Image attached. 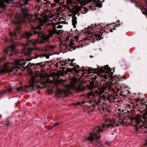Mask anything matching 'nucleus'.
Returning <instances> with one entry per match:
<instances>
[{"instance_id": "f257e3e1", "label": "nucleus", "mask_w": 147, "mask_h": 147, "mask_svg": "<svg viewBox=\"0 0 147 147\" xmlns=\"http://www.w3.org/2000/svg\"><path fill=\"white\" fill-rule=\"evenodd\" d=\"M57 24H51L49 30V34L46 35L41 30V25H39L36 27H32L31 29L30 32H26L22 35V38H26L27 39L28 42H27L26 45H32L33 46H36L37 44L38 41L35 39H32L31 40L29 38L31 37L33 34L34 35H38V36L41 38L42 39L39 41L40 43H44L45 41H48L51 38L53 37V34H57V35L60 34V30L56 29L57 28H61L62 27L61 25H59L56 26Z\"/></svg>"}, {"instance_id": "f03ea898", "label": "nucleus", "mask_w": 147, "mask_h": 147, "mask_svg": "<svg viewBox=\"0 0 147 147\" xmlns=\"http://www.w3.org/2000/svg\"><path fill=\"white\" fill-rule=\"evenodd\" d=\"M111 69L108 65L101 68L99 67L98 66L97 69L90 67L88 70V74L93 73L94 75H92V81L90 82V85H87L88 88L91 90L90 92L86 94V96L87 97L89 98L91 96H96L98 95H100L104 92H106L108 86V85L107 84H104L101 87L97 88V90H93L98 86V82L96 81V79L100 76L98 74V72L101 73H109L111 72Z\"/></svg>"}, {"instance_id": "7ed1b4c3", "label": "nucleus", "mask_w": 147, "mask_h": 147, "mask_svg": "<svg viewBox=\"0 0 147 147\" xmlns=\"http://www.w3.org/2000/svg\"><path fill=\"white\" fill-rule=\"evenodd\" d=\"M109 26L108 24L106 25V27L103 24H100L98 25L97 26L95 24L92 25L91 27L89 26L86 32L88 35L84 37V39L86 40H90L93 42L97 40H100L103 38L101 37L103 34L105 35L109 33V31L110 32H113V30H115V28L113 27V29L111 27L109 28H106Z\"/></svg>"}, {"instance_id": "20e7f679", "label": "nucleus", "mask_w": 147, "mask_h": 147, "mask_svg": "<svg viewBox=\"0 0 147 147\" xmlns=\"http://www.w3.org/2000/svg\"><path fill=\"white\" fill-rule=\"evenodd\" d=\"M26 62L23 61H18L15 64L6 62L0 67V74H2L6 72H10L14 70L17 71L21 68L18 65L24 68Z\"/></svg>"}, {"instance_id": "39448f33", "label": "nucleus", "mask_w": 147, "mask_h": 147, "mask_svg": "<svg viewBox=\"0 0 147 147\" xmlns=\"http://www.w3.org/2000/svg\"><path fill=\"white\" fill-rule=\"evenodd\" d=\"M127 117L130 120L131 122L132 123H135L133 125L136 127H142L141 125L138 126L140 123L144 128H147V114L143 115L138 114L135 116H133L130 115H127Z\"/></svg>"}, {"instance_id": "423d86ee", "label": "nucleus", "mask_w": 147, "mask_h": 147, "mask_svg": "<svg viewBox=\"0 0 147 147\" xmlns=\"http://www.w3.org/2000/svg\"><path fill=\"white\" fill-rule=\"evenodd\" d=\"M92 104H90L88 102H84L83 101L82 102H78L77 103L78 105H81L82 104H84L85 103H88L90 104V105L87 107V109H88V111L90 112H91L94 111V108L97 106H98L99 109L100 111H103L104 108L102 106L100 107L98 106V105L101 102V101L99 99H95L94 100V101H92Z\"/></svg>"}, {"instance_id": "0eeeda50", "label": "nucleus", "mask_w": 147, "mask_h": 147, "mask_svg": "<svg viewBox=\"0 0 147 147\" xmlns=\"http://www.w3.org/2000/svg\"><path fill=\"white\" fill-rule=\"evenodd\" d=\"M102 130L99 126H96L94 129L93 134L90 133V136L86 138L88 140L92 143L94 139L97 140L100 138V132L102 131Z\"/></svg>"}, {"instance_id": "6e6552de", "label": "nucleus", "mask_w": 147, "mask_h": 147, "mask_svg": "<svg viewBox=\"0 0 147 147\" xmlns=\"http://www.w3.org/2000/svg\"><path fill=\"white\" fill-rule=\"evenodd\" d=\"M38 84V82L37 80V77L33 76L30 82V85L24 86V90L27 91H32L37 88Z\"/></svg>"}, {"instance_id": "1a4fd4ad", "label": "nucleus", "mask_w": 147, "mask_h": 147, "mask_svg": "<svg viewBox=\"0 0 147 147\" xmlns=\"http://www.w3.org/2000/svg\"><path fill=\"white\" fill-rule=\"evenodd\" d=\"M76 80L74 78L71 79L70 82V84L67 85V88L68 89H73L77 91H80V87L79 85L76 84Z\"/></svg>"}, {"instance_id": "9d476101", "label": "nucleus", "mask_w": 147, "mask_h": 147, "mask_svg": "<svg viewBox=\"0 0 147 147\" xmlns=\"http://www.w3.org/2000/svg\"><path fill=\"white\" fill-rule=\"evenodd\" d=\"M74 67L72 68H67L66 70L65 71V74H68V72H71L73 71H74L76 73H79V71H84L83 69V67H79V66L78 65H76L75 66H73Z\"/></svg>"}, {"instance_id": "9b49d317", "label": "nucleus", "mask_w": 147, "mask_h": 147, "mask_svg": "<svg viewBox=\"0 0 147 147\" xmlns=\"http://www.w3.org/2000/svg\"><path fill=\"white\" fill-rule=\"evenodd\" d=\"M85 1L86 3V4L87 5V6L91 9H92V7H94L92 5L95 4L96 6L100 7L102 6L100 1Z\"/></svg>"}, {"instance_id": "f8f14e48", "label": "nucleus", "mask_w": 147, "mask_h": 147, "mask_svg": "<svg viewBox=\"0 0 147 147\" xmlns=\"http://www.w3.org/2000/svg\"><path fill=\"white\" fill-rule=\"evenodd\" d=\"M21 31V29L20 27L19 26L16 28L13 32H10V37L11 40L13 41L14 39L17 38L18 36L17 33H20Z\"/></svg>"}, {"instance_id": "ddd939ff", "label": "nucleus", "mask_w": 147, "mask_h": 147, "mask_svg": "<svg viewBox=\"0 0 147 147\" xmlns=\"http://www.w3.org/2000/svg\"><path fill=\"white\" fill-rule=\"evenodd\" d=\"M80 45H77L73 41L70 42L66 46V49L67 51H72L75 49L77 48H79Z\"/></svg>"}, {"instance_id": "4468645a", "label": "nucleus", "mask_w": 147, "mask_h": 147, "mask_svg": "<svg viewBox=\"0 0 147 147\" xmlns=\"http://www.w3.org/2000/svg\"><path fill=\"white\" fill-rule=\"evenodd\" d=\"M61 65L62 66L65 65H66L69 64L70 66H75L77 65L76 63H73V61H71V60L68 59H63L61 62Z\"/></svg>"}, {"instance_id": "2eb2a0df", "label": "nucleus", "mask_w": 147, "mask_h": 147, "mask_svg": "<svg viewBox=\"0 0 147 147\" xmlns=\"http://www.w3.org/2000/svg\"><path fill=\"white\" fill-rule=\"evenodd\" d=\"M107 99L110 102H117V101L116 100V99L117 98H116L114 94H109L107 96Z\"/></svg>"}, {"instance_id": "dca6fc26", "label": "nucleus", "mask_w": 147, "mask_h": 147, "mask_svg": "<svg viewBox=\"0 0 147 147\" xmlns=\"http://www.w3.org/2000/svg\"><path fill=\"white\" fill-rule=\"evenodd\" d=\"M43 62H41L39 63H38L36 64H33V68L34 69L38 68L42 70V68H44L45 65L43 64Z\"/></svg>"}, {"instance_id": "f3484780", "label": "nucleus", "mask_w": 147, "mask_h": 147, "mask_svg": "<svg viewBox=\"0 0 147 147\" xmlns=\"http://www.w3.org/2000/svg\"><path fill=\"white\" fill-rule=\"evenodd\" d=\"M14 46L13 45H11V47H8L4 50L5 53L6 54H8L11 56V51H12L14 49Z\"/></svg>"}, {"instance_id": "a211bd4d", "label": "nucleus", "mask_w": 147, "mask_h": 147, "mask_svg": "<svg viewBox=\"0 0 147 147\" xmlns=\"http://www.w3.org/2000/svg\"><path fill=\"white\" fill-rule=\"evenodd\" d=\"M144 101V100L142 98L140 99V98H138L136 99V108L138 109V111H140L141 109H140V108H141V107H140V104H139V103H141V102H143Z\"/></svg>"}, {"instance_id": "6ab92c4d", "label": "nucleus", "mask_w": 147, "mask_h": 147, "mask_svg": "<svg viewBox=\"0 0 147 147\" xmlns=\"http://www.w3.org/2000/svg\"><path fill=\"white\" fill-rule=\"evenodd\" d=\"M0 1V8L3 9L6 6V5L5 4V3H9V2H12V1Z\"/></svg>"}, {"instance_id": "aec40b11", "label": "nucleus", "mask_w": 147, "mask_h": 147, "mask_svg": "<svg viewBox=\"0 0 147 147\" xmlns=\"http://www.w3.org/2000/svg\"><path fill=\"white\" fill-rule=\"evenodd\" d=\"M80 2L81 5H78L77 7V9L80 10L82 9V6L85 5H86V3L85 1H77Z\"/></svg>"}, {"instance_id": "412c9836", "label": "nucleus", "mask_w": 147, "mask_h": 147, "mask_svg": "<svg viewBox=\"0 0 147 147\" xmlns=\"http://www.w3.org/2000/svg\"><path fill=\"white\" fill-rule=\"evenodd\" d=\"M72 24L74 28L76 27V24L77 23V17L75 15L73 16L72 17Z\"/></svg>"}, {"instance_id": "4be33fe9", "label": "nucleus", "mask_w": 147, "mask_h": 147, "mask_svg": "<svg viewBox=\"0 0 147 147\" xmlns=\"http://www.w3.org/2000/svg\"><path fill=\"white\" fill-rule=\"evenodd\" d=\"M65 69L64 67H63L62 70L63 71H59L57 73H56L55 74H56V76H57L58 78H59L60 76H63L65 74V70H64Z\"/></svg>"}, {"instance_id": "5701e85b", "label": "nucleus", "mask_w": 147, "mask_h": 147, "mask_svg": "<svg viewBox=\"0 0 147 147\" xmlns=\"http://www.w3.org/2000/svg\"><path fill=\"white\" fill-rule=\"evenodd\" d=\"M65 91L62 89H57V92L56 93V95L59 97L61 96L63 93H65Z\"/></svg>"}, {"instance_id": "b1692460", "label": "nucleus", "mask_w": 147, "mask_h": 147, "mask_svg": "<svg viewBox=\"0 0 147 147\" xmlns=\"http://www.w3.org/2000/svg\"><path fill=\"white\" fill-rule=\"evenodd\" d=\"M119 125V123H116L114 121H113V123L107 125V127L108 128L110 127L111 128H112L115 126H117Z\"/></svg>"}, {"instance_id": "393cba45", "label": "nucleus", "mask_w": 147, "mask_h": 147, "mask_svg": "<svg viewBox=\"0 0 147 147\" xmlns=\"http://www.w3.org/2000/svg\"><path fill=\"white\" fill-rule=\"evenodd\" d=\"M73 1H66L67 7L70 9L71 7L72 6L73 4L74 3Z\"/></svg>"}, {"instance_id": "a878e982", "label": "nucleus", "mask_w": 147, "mask_h": 147, "mask_svg": "<svg viewBox=\"0 0 147 147\" xmlns=\"http://www.w3.org/2000/svg\"><path fill=\"white\" fill-rule=\"evenodd\" d=\"M126 79V78L124 76H119L117 77L116 80L122 81L125 80Z\"/></svg>"}, {"instance_id": "bb28decb", "label": "nucleus", "mask_w": 147, "mask_h": 147, "mask_svg": "<svg viewBox=\"0 0 147 147\" xmlns=\"http://www.w3.org/2000/svg\"><path fill=\"white\" fill-rule=\"evenodd\" d=\"M21 9L23 13L26 16H27L28 15L27 12L28 11V10L26 8H22Z\"/></svg>"}, {"instance_id": "cd10ccee", "label": "nucleus", "mask_w": 147, "mask_h": 147, "mask_svg": "<svg viewBox=\"0 0 147 147\" xmlns=\"http://www.w3.org/2000/svg\"><path fill=\"white\" fill-rule=\"evenodd\" d=\"M118 111L119 112L118 113V114L121 115H123L125 113V112H124V110L122 109V110H121V109H118Z\"/></svg>"}, {"instance_id": "c85d7f7f", "label": "nucleus", "mask_w": 147, "mask_h": 147, "mask_svg": "<svg viewBox=\"0 0 147 147\" xmlns=\"http://www.w3.org/2000/svg\"><path fill=\"white\" fill-rule=\"evenodd\" d=\"M144 102H143V103L141 102V103H140V105L141 106H142V107H141V108H140V109L143 110L144 111H145V108H146V105H145V104H144Z\"/></svg>"}, {"instance_id": "c756f323", "label": "nucleus", "mask_w": 147, "mask_h": 147, "mask_svg": "<svg viewBox=\"0 0 147 147\" xmlns=\"http://www.w3.org/2000/svg\"><path fill=\"white\" fill-rule=\"evenodd\" d=\"M25 2H24L23 4H21L20 5V6H23L24 5H26L28 4V2L29 1H24Z\"/></svg>"}, {"instance_id": "7c9ffc66", "label": "nucleus", "mask_w": 147, "mask_h": 147, "mask_svg": "<svg viewBox=\"0 0 147 147\" xmlns=\"http://www.w3.org/2000/svg\"><path fill=\"white\" fill-rule=\"evenodd\" d=\"M24 90V86L22 87H18L17 88V90L18 91H19L22 90Z\"/></svg>"}, {"instance_id": "2f4dec72", "label": "nucleus", "mask_w": 147, "mask_h": 147, "mask_svg": "<svg viewBox=\"0 0 147 147\" xmlns=\"http://www.w3.org/2000/svg\"><path fill=\"white\" fill-rule=\"evenodd\" d=\"M103 77L106 80H107V79H108L109 78V80H110V79H111V77H110V76H109L108 75H104L103 76Z\"/></svg>"}, {"instance_id": "473e14b6", "label": "nucleus", "mask_w": 147, "mask_h": 147, "mask_svg": "<svg viewBox=\"0 0 147 147\" xmlns=\"http://www.w3.org/2000/svg\"><path fill=\"white\" fill-rule=\"evenodd\" d=\"M8 93L7 90H4L3 91L1 92L0 93V94H7Z\"/></svg>"}, {"instance_id": "72a5a7b5", "label": "nucleus", "mask_w": 147, "mask_h": 147, "mask_svg": "<svg viewBox=\"0 0 147 147\" xmlns=\"http://www.w3.org/2000/svg\"><path fill=\"white\" fill-rule=\"evenodd\" d=\"M61 123L60 122H56L53 125V127H55L59 125Z\"/></svg>"}, {"instance_id": "f704fd0d", "label": "nucleus", "mask_w": 147, "mask_h": 147, "mask_svg": "<svg viewBox=\"0 0 147 147\" xmlns=\"http://www.w3.org/2000/svg\"><path fill=\"white\" fill-rule=\"evenodd\" d=\"M6 58L5 57H1L0 59V63L4 61L5 59Z\"/></svg>"}, {"instance_id": "c9c22d12", "label": "nucleus", "mask_w": 147, "mask_h": 147, "mask_svg": "<svg viewBox=\"0 0 147 147\" xmlns=\"http://www.w3.org/2000/svg\"><path fill=\"white\" fill-rule=\"evenodd\" d=\"M120 64H121V66H124V65H125V66L126 65L124 61H121L120 63Z\"/></svg>"}, {"instance_id": "e433bc0d", "label": "nucleus", "mask_w": 147, "mask_h": 147, "mask_svg": "<svg viewBox=\"0 0 147 147\" xmlns=\"http://www.w3.org/2000/svg\"><path fill=\"white\" fill-rule=\"evenodd\" d=\"M7 92H10L12 90V89L11 88H8L7 89Z\"/></svg>"}, {"instance_id": "4c0bfd02", "label": "nucleus", "mask_w": 147, "mask_h": 147, "mask_svg": "<svg viewBox=\"0 0 147 147\" xmlns=\"http://www.w3.org/2000/svg\"><path fill=\"white\" fill-rule=\"evenodd\" d=\"M84 143H85L90 142H89V141L87 139V138H85V139L84 140Z\"/></svg>"}, {"instance_id": "58836bf2", "label": "nucleus", "mask_w": 147, "mask_h": 147, "mask_svg": "<svg viewBox=\"0 0 147 147\" xmlns=\"http://www.w3.org/2000/svg\"><path fill=\"white\" fill-rule=\"evenodd\" d=\"M107 125H106L104 124H102V127L104 129H106L105 128V127H107Z\"/></svg>"}, {"instance_id": "ea45409f", "label": "nucleus", "mask_w": 147, "mask_h": 147, "mask_svg": "<svg viewBox=\"0 0 147 147\" xmlns=\"http://www.w3.org/2000/svg\"><path fill=\"white\" fill-rule=\"evenodd\" d=\"M22 20L20 19H19L18 20H17L16 22V23L18 24H20L21 23Z\"/></svg>"}, {"instance_id": "a19ab883", "label": "nucleus", "mask_w": 147, "mask_h": 147, "mask_svg": "<svg viewBox=\"0 0 147 147\" xmlns=\"http://www.w3.org/2000/svg\"><path fill=\"white\" fill-rule=\"evenodd\" d=\"M105 144L108 146H109L110 145L111 143L110 142H105Z\"/></svg>"}, {"instance_id": "79ce46f5", "label": "nucleus", "mask_w": 147, "mask_h": 147, "mask_svg": "<svg viewBox=\"0 0 147 147\" xmlns=\"http://www.w3.org/2000/svg\"><path fill=\"white\" fill-rule=\"evenodd\" d=\"M61 62H62V61H60V62L59 63H57V64H56V65H55V66L57 67H58V66L60 64H61L60 63Z\"/></svg>"}, {"instance_id": "37998d69", "label": "nucleus", "mask_w": 147, "mask_h": 147, "mask_svg": "<svg viewBox=\"0 0 147 147\" xmlns=\"http://www.w3.org/2000/svg\"><path fill=\"white\" fill-rule=\"evenodd\" d=\"M28 51L29 52H31L33 51V49L32 48H29L28 49Z\"/></svg>"}, {"instance_id": "c03bdc74", "label": "nucleus", "mask_w": 147, "mask_h": 147, "mask_svg": "<svg viewBox=\"0 0 147 147\" xmlns=\"http://www.w3.org/2000/svg\"><path fill=\"white\" fill-rule=\"evenodd\" d=\"M49 48L51 49H53L54 48V47L53 46H49Z\"/></svg>"}, {"instance_id": "a18cd8bd", "label": "nucleus", "mask_w": 147, "mask_h": 147, "mask_svg": "<svg viewBox=\"0 0 147 147\" xmlns=\"http://www.w3.org/2000/svg\"><path fill=\"white\" fill-rule=\"evenodd\" d=\"M120 95L122 96H125L123 92L120 93Z\"/></svg>"}, {"instance_id": "49530a36", "label": "nucleus", "mask_w": 147, "mask_h": 147, "mask_svg": "<svg viewBox=\"0 0 147 147\" xmlns=\"http://www.w3.org/2000/svg\"><path fill=\"white\" fill-rule=\"evenodd\" d=\"M145 105H146V108H145V111H147V105L145 104Z\"/></svg>"}, {"instance_id": "de8ad7c7", "label": "nucleus", "mask_w": 147, "mask_h": 147, "mask_svg": "<svg viewBox=\"0 0 147 147\" xmlns=\"http://www.w3.org/2000/svg\"><path fill=\"white\" fill-rule=\"evenodd\" d=\"M120 123H124V120L123 119H122L121 122Z\"/></svg>"}, {"instance_id": "09e8293b", "label": "nucleus", "mask_w": 147, "mask_h": 147, "mask_svg": "<svg viewBox=\"0 0 147 147\" xmlns=\"http://www.w3.org/2000/svg\"><path fill=\"white\" fill-rule=\"evenodd\" d=\"M120 24H117V25H116L115 26H114V27H118L119 26H120Z\"/></svg>"}, {"instance_id": "8fccbe9b", "label": "nucleus", "mask_w": 147, "mask_h": 147, "mask_svg": "<svg viewBox=\"0 0 147 147\" xmlns=\"http://www.w3.org/2000/svg\"><path fill=\"white\" fill-rule=\"evenodd\" d=\"M20 103V102H18L16 103L15 104L16 105H17L18 104H19Z\"/></svg>"}, {"instance_id": "3c124183", "label": "nucleus", "mask_w": 147, "mask_h": 147, "mask_svg": "<svg viewBox=\"0 0 147 147\" xmlns=\"http://www.w3.org/2000/svg\"><path fill=\"white\" fill-rule=\"evenodd\" d=\"M69 37L68 36H67V37H66V40H69Z\"/></svg>"}, {"instance_id": "603ef678", "label": "nucleus", "mask_w": 147, "mask_h": 147, "mask_svg": "<svg viewBox=\"0 0 147 147\" xmlns=\"http://www.w3.org/2000/svg\"><path fill=\"white\" fill-rule=\"evenodd\" d=\"M55 1V2H59L60 1H59V0H58V1Z\"/></svg>"}, {"instance_id": "864d4df0", "label": "nucleus", "mask_w": 147, "mask_h": 147, "mask_svg": "<svg viewBox=\"0 0 147 147\" xmlns=\"http://www.w3.org/2000/svg\"><path fill=\"white\" fill-rule=\"evenodd\" d=\"M54 127H53V126L51 127L50 128V129H52Z\"/></svg>"}, {"instance_id": "5fc2aeb1", "label": "nucleus", "mask_w": 147, "mask_h": 147, "mask_svg": "<svg viewBox=\"0 0 147 147\" xmlns=\"http://www.w3.org/2000/svg\"><path fill=\"white\" fill-rule=\"evenodd\" d=\"M145 146L147 145V142H146V143L145 144Z\"/></svg>"}, {"instance_id": "6e6d98bb", "label": "nucleus", "mask_w": 147, "mask_h": 147, "mask_svg": "<svg viewBox=\"0 0 147 147\" xmlns=\"http://www.w3.org/2000/svg\"><path fill=\"white\" fill-rule=\"evenodd\" d=\"M117 23H119V20H117Z\"/></svg>"}, {"instance_id": "4d7b16f0", "label": "nucleus", "mask_w": 147, "mask_h": 147, "mask_svg": "<svg viewBox=\"0 0 147 147\" xmlns=\"http://www.w3.org/2000/svg\"><path fill=\"white\" fill-rule=\"evenodd\" d=\"M74 60H75V59H72V60H71V61H73H73H74Z\"/></svg>"}, {"instance_id": "13d9d810", "label": "nucleus", "mask_w": 147, "mask_h": 147, "mask_svg": "<svg viewBox=\"0 0 147 147\" xmlns=\"http://www.w3.org/2000/svg\"><path fill=\"white\" fill-rule=\"evenodd\" d=\"M37 1V3H39L40 2V1L39 0H38V1Z\"/></svg>"}, {"instance_id": "bf43d9fd", "label": "nucleus", "mask_w": 147, "mask_h": 147, "mask_svg": "<svg viewBox=\"0 0 147 147\" xmlns=\"http://www.w3.org/2000/svg\"><path fill=\"white\" fill-rule=\"evenodd\" d=\"M49 57V56H47L46 57L47 58H48Z\"/></svg>"}, {"instance_id": "052dcab7", "label": "nucleus", "mask_w": 147, "mask_h": 147, "mask_svg": "<svg viewBox=\"0 0 147 147\" xmlns=\"http://www.w3.org/2000/svg\"><path fill=\"white\" fill-rule=\"evenodd\" d=\"M108 112L109 113L110 112H111V111H108Z\"/></svg>"}, {"instance_id": "680f3d73", "label": "nucleus", "mask_w": 147, "mask_h": 147, "mask_svg": "<svg viewBox=\"0 0 147 147\" xmlns=\"http://www.w3.org/2000/svg\"><path fill=\"white\" fill-rule=\"evenodd\" d=\"M127 69V68H124V69Z\"/></svg>"}, {"instance_id": "e2e57ef3", "label": "nucleus", "mask_w": 147, "mask_h": 147, "mask_svg": "<svg viewBox=\"0 0 147 147\" xmlns=\"http://www.w3.org/2000/svg\"><path fill=\"white\" fill-rule=\"evenodd\" d=\"M85 7V8H86V9L87 10V9L86 8V7Z\"/></svg>"}, {"instance_id": "0e129e2a", "label": "nucleus", "mask_w": 147, "mask_h": 147, "mask_svg": "<svg viewBox=\"0 0 147 147\" xmlns=\"http://www.w3.org/2000/svg\"><path fill=\"white\" fill-rule=\"evenodd\" d=\"M140 107H142V106H141L140 105Z\"/></svg>"}, {"instance_id": "69168bd1", "label": "nucleus", "mask_w": 147, "mask_h": 147, "mask_svg": "<svg viewBox=\"0 0 147 147\" xmlns=\"http://www.w3.org/2000/svg\"><path fill=\"white\" fill-rule=\"evenodd\" d=\"M99 143H100V142H99Z\"/></svg>"}]
</instances>
